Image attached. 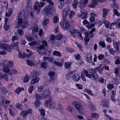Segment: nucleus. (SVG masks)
<instances>
[{"mask_svg":"<svg viewBox=\"0 0 120 120\" xmlns=\"http://www.w3.org/2000/svg\"><path fill=\"white\" fill-rule=\"evenodd\" d=\"M74 56L75 59L77 60H79L80 58V55L78 53L75 54L74 55Z\"/></svg>","mask_w":120,"mask_h":120,"instance_id":"obj_54","label":"nucleus"},{"mask_svg":"<svg viewBox=\"0 0 120 120\" xmlns=\"http://www.w3.org/2000/svg\"><path fill=\"white\" fill-rule=\"evenodd\" d=\"M54 63L55 64L59 67L62 66L63 65L62 63L59 62L54 61Z\"/></svg>","mask_w":120,"mask_h":120,"instance_id":"obj_52","label":"nucleus"},{"mask_svg":"<svg viewBox=\"0 0 120 120\" xmlns=\"http://www.w3.org/2000/svg\"><path fill=\"white\" fill-rule=\"evenodd\" d=\"M57 109H58L62 110L63 109V107L61 104H59L57 107Z\"/></svg>","mask_w":120,"mask_h":120,"instance_id":"obj_55","label":"nucleus"},{"mask_svg":"<svg viewBox=\"0 0 120 120\" xmlns=\"http://www.w3.org/2000/svg\"><path fill=\"white\" fill-rule=\"evenodd\" d=\"M51 9V14H50V15L55 14L56 11L55 8L52 6Z\"/></svg>","mask_w":120,"mask_h":120,"instance_id":"obj_37","label":"nucleus"},{"mask_svg":"<svg viewBox=\"0 0 120 120\" xmlns=\"http://www.w3.org/2000/svg\"><path fill=\"white\" fill-rule=\"evenodd\" d=\"M0 47L2 49L6 50L9 52H11L12 50L11 45H9L5 43H2L0 45Z\"/></svg>","mask_w":120,"mask_h":120,"instance_id":"obj_4","label":"nucleus"},{"mask_svg":"<svg viewBox=\"0 0 120 120\" xmlns=\"http://www.w3.org/2000/svg\"><path fill=\"white\" fill-rule=\"evenodd\" d=\"M40 7L38 5V2H37L35 3V5L34 7V8L35 10L37 9Z\"/></svg>","mask_w":120,"mask_h":120,"instance_id":"obj_57","label":"nucleus"},{"mask_svg":"<svg viewBox=\"0 0 120 120\" xmlns=\"http://www.w3.org/2000/svg\"><path fill=\"white\" fill-rule=\"evenodd\" d=\"M18 20V22L17 23V25H19L20 26L21 24H22V20L21 18H17V19Z\"/></svg>","mask_w":120,"mask_h":120,"instance_id":"obj_45","label":"nucleus"},{"mask_svg":"<svg viewBox=\"0 0 120 120\" xmlns=\"http://www.w3.org/2000/svg\"><path fill=\"white\" fill-rule=\"evenodd\" d=\"M97 1L95 0H94L88 5V7L90 8H94L95 7V6L97 5Z\"/></svg>","mask_w":120,"mask_h":120,"instance_id":"obj_16","label":"nucleus"},{"mask_svg":"<svg viewBox=\"0 0 120 120\" xmlns=\"http://www.w3.org/2000/svg\"><path fill=\"white\" fill-rule=\"evenodd\" d=\"M91 115L92 118H97L98 117V115L96 113H92Z\"/></svg>","mask_w":120,"mask_h":120,"instance_id":"obj_42","label":"nucleus"},{"mask_svg":"<svg viewBox=\"0 0 120 120\" xmlns=\"http://www.w3.org/2000/svg\"><path fill=\"white\" fill-rule=\"evenodd\" d=\"M49 22V19H46L43 22V24L45 25H46L48 24Z\"/></svg>","mask_w":120,"mask_h":120,"instance_id":"obj_58","label":"nucleus"},{"mask_svg":"<svg viewBox=\"0 0 120 120\" xmlns=\"http://www.w3.org/2000/svg\"><path fill=\"white\" fill-rule=\"evenodd\" d=\"M26 50L28 54H27L24 53L22 54L21 52H20L19 53V56L21 59H23L24 58L29 57L33 54V52L29 49H26Z\"/></svg>","mask_w":120,"mask_h":120,"instance_id":"obj_3","label":"nucleus"},{"mask_svg":"<svg viewBox=\"0 0 120 120\" xmlns=\"http://www.w3.org/2000/svg\"><path fill=\"white\" fill-rule=\"evenodd\" d=\"M98 45L103 48H105V43L102 41H100L99 42Z\"/></svg>","mask_w":120,"mask_h":120,"instance_id":"obj_48","label":"nucleus"},{"mask_svg":"<svg viewBox=\"0 0 120 120\" xmlns=\"http://www.w3.org/2000/svg\"><path fill=\"white\" fill-rule=\"evenodd\" d=\"M79 3V2L78 0H74L73 2L72 5L73 8L75 9L76 8L77 5Z\"/></svg>","mask_w":120,"mask_h":120,"instance_id":"obj_32","label":"nucleus"},{"mask_svg":"<svg viewBox=\"0 0 120 120\" xmlns=\"http://www.w3.org/2000/svg\"><path fill=\"white\" fill-rule=\"evenodd\" d=\"M40 79L38 77L35 78V79H33L31 81V84L33 85L35 83L38 82Z\"/></svg>","mask_w":120,"mask_h":120,"instance_id":"obj_28","label":"nucleus"},{"mask_svg":"<svg viewBox=\"0 0 120 120\" xmlns=\"http://www.w3.org/2000/svg\"><path fill=\"white\" fill-rule=\"evenodd\" d=\"M0 91L3 94H5L7 91L6 88L4 87L1 86L0 87Z\"/></svg>","mask_w":120,"mask_h":120,"instance_id":"obj_21","label":"nucleus"},{"mask_svg":"<svg viewBox=\"0 0 120 120\" xmlns=\"http://www.w3.org/2000/svg\"><path fill=\"white\" fill-rule=\"evenodd\" d=\"M25 36L26 37L27 40L29 42L31 41L33 39V38L32 37L27 36L26 35H25Z\"/></svg>","mask_w":120,"mask_h":120,"instance_id":"obj_46","label":"nucleus"},{"mask_svg":"<svg viewBox=\"0 0 120 120\" xmlns=\"http://www.w3.org/2000/svg\"><path fill=\"white\" fill-rule=\"evenodd\" d=\"M73 79L75 81L77 82L80 79V76L78 74H75L73 75Z\"/></svg>","mask_w":120,"mask_h":120,"instance_id":"obj_19","label":"nucleus"},{"mask_svg":"<svg viewBox=\"0 0 120 120\" xmlns=\"http://www.w3.org/2000/svg\"><path fill=\"white\" fill-rule=\"evenodd\" d=\"M44 86H39L38 87V90L39 92H41L44 88Z\"/></svg>","mask_w":120,"mask_h":120,"instance_id":"obj_62","label":"nucleus"},{"mask_svg":"<svg viewBox=\"0 0 120 120\" xmlns=\"http://www.w3.org/2000/svg\"><path fill=\"white\" fill-rule=\"evenodd\" d=\"M53 54L54 55H56L60 57L61 56V53L58 51H54L53 52Z\"/></svg>","mask_w":120,"mask_h":120,"instance_id":"obj_34","label":"nucleus"},{"mask_svg":"<svg viewBox=\"0 0 120 120\" xmlns=\"http://www.w3.org/2000/svg\"><path fill=\"white\" fill-rule=\"evenodd\" d=\"M49 75L50 77H53L55 75V73L53 71H50L48 74Z\"/></svg>","mask_w":120,"mask_h":120,"instance_id":"obj_64","label":"nucleus"},{"mask_svg":"<svg viewBox=\"0 0 120 120\" xmlns=\"http://www.w3.org/2000/svg\"><path fill=\"white\" fill-rule=\"evenodd\" d=\"M70 9L69 7L68 6L64 9L62 12L63 16V20L60 23L61 27L65 30H68L69 28V23L65 18L70 12Z\"/></svg>","mask_w":120,"mask_h":120,"instance_id":"obj_1","label":"nucleus"},{"mask_svg":"<svg viewBox=\"0 0 120 120\" xmlns=\"http://www.w3.org/2000/svg\"><path fill=\"white\" fill-rule=\"evenodd\" d=\"M113 4V8H114V9L113 10V11L114 12L115 15H117L119 17L120 16V14L117 10H118L119 7L117 5L116 3H114Z\"/></svg>","mask_w":120,"mask_h":120,"instance_id":"obj_10","label":"nucleus"},{"mask_svg":"<svg viewBox=\"0 0 120 120\" xmlns=\"http://www.w3.org/2000/svg\"><path fill=\"white\" fill-rule=\"evenodd\" d=\"M70 32L71 34V36L73 38L76 37L77 35V32H76L75 30L72 29L70 31Z\"/></svg>","mask_w":120,"mask_h":120,"instance_id":"obj_20","label":"nucleus"},{"mask_svg":"<svg viewBox=\"0 0 120 120\" xmlns=\"http://www.w3.org/2000/svg\"><path fill=\"white\" fill-rule=\"evenodd\" d=\"M30 75L31 77L34 78L37 76L38 73L36 70H34L31 72Z\"/></svg>","mask_w":120,"mask_h":120,"instance_id":"obj_25","label":"nucleus"},{"mask_svg":"<svg viewBox=\"0 0 120 120\" xmlns=\"http://www.w3.org/2000/svg\"><path fill=\"white\" fill-rule=\"evenodd\" d=\"M41 67L44 68H46L47 66V64L44 62H41Z\"/></svg>","mask_w":120,"mask_h":120,"instance_id":"obj_41","label":"nucleus"},{"mask_svg":"<svg viewBox=\"0 0 120 120\" xmlns=\"http://www.w3.org/2000/svg\"><path fill=\"white\" fill-rule=\"evenodd\" d=\"M4 78L5 80L6 81L8 80V76L7 74H4L1 76V79Z\"/></svg>","mask_w":120,"mask_h":120,"instance_id":"obj_36","label":"nucleus"},{"mask_svg":"<svg viewBox=\"0 0 120 120\" xmlns=\"http://www.w3.org/2000/svg\"><path fill=\"white\" fill-rule=\"evenodd\" d=\"M59 21V18L56 16H54L53 19V22L55 23H58Z\"/></svg>","mask_w":120,"mask_h":120,"instance_id":"obj_38","label":"nucleus"},{"mask_svg":"<svg viewBox=\"0 0 120 120\" xmlns=\"http://www.w3.org/2000/svg\"><path fill=\"white\" fill-rule=\"evenodd\" d=\"M20 115L23 117L27 115L26 111H22L20 113Z\"/></svg>","mask_w":120,"mask_h":120,"instance_id":"obj_50","label":"nucleus"},{"mask_svg":"<svg viewBox=\"0 0 120 120\" xmlns=\"http://www.w3.org/2000/svg\"><path fill=\"white\" fill-rule=\"evenodd\" d=\"M10 27V26L9 25H7V24H5L4 25V28L5 30L6 31L8 30Z\"/></svg>","mask_w":120,"mask_h":120,"instance_id":"obj_56","label":"nucleus"},{"mask_svg":"<svg viewBox=\"0 0 120 120\" xmlns=\"http://www.w3.org/2000/svg\"><path fill=\"white\" fill-rule=\"evenodd\" d=\"M40 112L41 115L43 116H45V111L43 109H40Z\"/></svg>","mask_w":120,"mask_h":120,"instance_id":"obj_51","label":"nucleus"},{"mask_svg":"<svg viewBox=\"0 0 120 120\" xmlns=\"http://www.w3.org/2000/svg\"><path fill=\"white\" fill-rule=\"evenodd\" d=\"M22 11H20L18 13L17 17L18 18H21L22 14Z\"/></svg>","mask_w":120,"mask_h":120,"instance_id":"obj_61","label":"nucleus"},{"mask_svg":"<svg viewBox=\"0 0 120 120\" xmlns=\"http://www.w3.org/2000/svg\"><path fill=\"white\" fill-rule=\"evenodd\" d=\"M48 107L52 109H55L56 107V104L51 99H49L47 101Z\"/></svg>","mask_w":120,"mask_h":120,"instance_id":"obj_7","label":"nucleus"},{"mask_svg":"<svg viewBox=\"0 0 120 120\" xmlns=\"http://www.w3.org/2000/svg\"><path fill=\"white\" fill-rule=\"evenodd\" d=\"M107 88L108 89L111 90L114 88V86L112 84H109L107 85Z\"/></svg>","mask_w":120,"mask_h":120,"instance_id":"obj_47","label":"nucleus"},{"mask_svg":"<svg viewBox=\"0 0 120 120\" xmlns=\"http://www.w3.org/2000/svg\"><path fill=\"white\" fill-rule=\"evenodd\" d=\"M103 22L105 24V26L107 28H108L109 27V22L108 21L104 20L103 21Z\"/></svg>","mask_w":120,"mask_h":120,"instance_id":"obj_44","label":"nucleus"},{"mask_svg":"<svg viewBox=\"0 0 120 120\" xmlns=\"http://www.w3.org/2000/svg\"><path fill=\"white\" fill-rule=\"evenodd\" d=\"M34 105L36 108H38L39 107L41 103L40 102L39 100H37L35 101V102L34 103Z\"/></svg>","mask_w":120,"mask_h":120,"instance_id":"obj_30","label":"nucleus"},{"mask_svg":"<svg viewBox=\"0 0 120 120\" xmlns=\"http://www.w3.org/2000/svg\"><path fill=\"white\" fill-rule=\"evenodd\" d=\"M81 14H80L79 17L82 19H86L87 16L86 11L83 9H81Z\"/></svg>","mask_w":120,"mask_h":120,"instance_id":"obj_8","label":"nucleus"},{"mask_svg":"<svg viewBox=\"0 0 120 120\" xmlns=\"http://www.w3.org/2000/svg\"><path fill=\"white\" fill-rule=\"evenodd\" d=\"M89 71L91 77L93 79L97 81V79L98 77L97 74L95 73V71L91 69H89Z\"/></svg>","mask_w":120,"mask_h":120,"instance_id":"obj_6","label":"nucleus"},{"mask_svg":"<svg viewBox=\"0 0 120 120\" xmlns=\"http://www.w3.org/2000/svg\"><path fill=\"white\" fill-rule=\"evenodd\" d=\"M2 71L5 73H8L10 72L11 69L7 66H5L3 68Z\"/></svg>","mask_w":120,"mask_h":120,"instance_id":"obj_22","label":"nucleus"},{"mask_svg":"<svg viewBox=\"0 0 120 120\" xmlns=\"http://www.w3.org/2000/svg\"><path fill=\"white\" fill-rule=\"evenodd\" d=\"M88 3V0H84L83 1L79 3V7L81 8H84L86 6Z\"/></svg>","mask_w":120,"mask_h":120,"instance_id":"obj_14","label":"nucleus"},{"mask_svg":"<svg viewBox=\"0 0 120 120\" xmlns=\"http://www.w3.org/2000/svg\"><path fill=\"white\" fill-rule=\"evenodd\" d=\"M72 104L75 107L78 112L80 113H83L84 112L82 107L80 103L77 101H73Z\"/></svg>","mask_w":120,"mask_h":120,"instance_id":"obj_2","label":"nucleus"},{"mask_svg":"<svg viewBox=\"0 0 120 120\" xmlns=\"http://www.w3.org/2000/svg\"><path fill=\"white\" fill-rule=\"evenodd\" d=\"M109 11V9H107L105 8L103 9V14L102 15V17L104 18H105L107 16L108 12Z\"/></svg>","mask_w":120,"mask_h":120,"instance_id":"obj_23","label":"nucleus"},{"mask_svg":"<svg viewBox=\"0 0 120 120\" xmlns=\"http://www.w3.org/2000/svg\"><path fill=\"white\" fill-rule=\"evenodd\" d=\"M115 63L116 64H118L120 63V58L119 57H118V58L115 61Z\"/></svg>","mask_w":120,"mask_h":120,"instance_id":"obj_63","label":"nucleus"},{"mask_svg":"<svg viewBox=\"0 0 120 120\" xmlns=\"http://www.w3.org/2000/svg\"><path fill=\"white\" fill-rule=\"evenodd\" d=\"M71 63L69 62H67L65 63V67L66 68L69 69L70 67Z\"/></svg>","mask_w":120,"mask_h":120,"instance_id":"obj_33","label":"nucleus"},{"mask_svg":"<svg viewBox=\"0 0 120 120\" xmlns=\"http://www.w3.org/2000/svg\"><path fill=\"white\" fill-rule=\"evenodd\" d=\"M52 6H47L45 8V13L47 15L51 14V11Z\"/></svg>","mask_w":120,"mask_h":120,"instance_id":"obj_11","label":"nucleus"},{"mask_svg":"<svg viewBox=\"0 0 120 120\" xmlns=\"http://www.w3.org/2000/svg\"><path fill=\"white\" fill-rule=\"evenodd\" d=\"M14 109L11 108H9L8 109L10 114L11 116H14L15 115V113L13 112Z\"/></svg>","mask_w":120,"mask_h":120,"instance_id":"obj_39","label":"nucleus"},{"mask_svg":"<svg viewBox=\"0 0 120 120\" xmlns=\"http://www.w3.org/2000/svg\"><path fill=\"white\" fill-rule=\"evenodd\" d=\"M32 34H34L37 33L38 31V26L36 25H34L32 27Z\"/></svg>","mask_w":120,"mask_h":120,"instance_id":"obj_15","label":"nucleus"},{"mask_svg":"<svg viewBox=\"0 0 120 120\" xmlns=\"http://www.w3.org/2000/svg\"><path fill=\"white\" fill-rule=\"evenodd\" d=\"M19 43L18 42H15L13 44L11 45L13 49L16 50L18 52H19Z\"/></svg>","mask_w":120,"mask_h":120,"instance_id":"obj_13","label":"nucleus"},{"mask_svg":"<svg viewBox=\"0 0 120 120\" xmlns=\"http://www.w3.org/2000/svg\"><path fill=\"white\" fill-rule=\"evenodd\" d=\"M65 49L70 53H72L74 51L73 49L69 47H67Z\"/></svg>","mask_w":120,"mask_h":120,"instance_id":"obj_49","label":"nucleus"},{"mask_svg":"<svg viewBox=\"0 0 120 120\" xmlns=\"http://www.w3.org/2000/svg\"><path fill=\"white\" fill-rule=\"evenodd\" d=\"M115 92H116L114 90H113L112 91L111 98V100L114 102H115L116 101L114 97L115 95Z\"/></svg>","mask_w":120,"mask_h":120,"instance_id":"obj_26","label":"nucleus"},{"mask_svg":"<svg viewBox=\"0 0 120 120\" xmlns=\"http://www.w3.org/2000/svg\"><path fill=\"white\" fill-rule=\"evenodd\" d=\"M86 91L87 93L88 94L92 96H94V94L92 93V91L91 90H89L87 89L86 90Z\"/></svg>","mask_w":120,"mask_h":120,"instance_id":"obj_59","label":"nucleus"},{"mask_svg":"<svg viewBox=\"0 0 120 120\" xmlns=\"http://www.w3.org/2000/svg\"><path fill=\"white\" fill-rule=\"evenodd\" d=\"M89 107L90 108V109L92 111H94L96 109V108L93 104L90 103L88 104Z\"/></svg>","mask_w":120,"mask_h":120,"instance_id":"obj_24","label":"nucleus"},{"mask_svg":"<svg viewBox=\"0 0 120 120\" xmlns=\"http://www.w3.org/2000/svg\"><path fill=\"white\" fill-rule=\"evenodd\" d=\"M34 88V87L33 86H30L28 88V92L29 93L31 94L32 93Z\"/></svg>","mask_w":120,"mask_h":120,"instance_id":"obj_43","label":"nucleus"},{"mask_svg":"<svg viewBox=\"0 0 120 120\" xmlns=\"http://www.w3.org/2000/svg\"><path fill=\"white\" fill-rule=\"evenodd\" d=\"M83 71L84 72V74L86 76L89 78H91V76H90V75H89L87 71L85 69H83Z\"/></svg>","mask_w":120,"mask_h":120,"instance_id":"obj_35","label":"nucleus"},{"mask_svg":"<svg viewBox=\"0 0 120 120\" xmlns=\"http://www.w3.org/2000/svg\"><path fill=\"white\" fill-rule=\"evenodd\" d=\"M50 92L49 90H45L43 91L41 93V95L45 98L49 96L50 95Z\"/></svg>","mask_w":120,"mask_h":120,"instance_id":"obj_12","label":"nucleus"},{"mask_svg":"<svg viewBox=\"0 0 120 120\" xmlns=\"http://www.w3.org/2000/svg\"><path fill=\"white\" fill-rule=\"evenodd\" d=\"M29 77L28 75H27L25 76L23 79V82L25 83L28 82L29 79Z\"/></svg>","mask_w":120,"mask_h":120,"instance_id":"obj_40","label":"nucleus"},{"mask_svg":"<svg viewBox=\"0 0 120 120\" xmlns=\"http://www.w3.org/2000/svg\"><path fill=\"white\" fill-rule=\"evenodd\" d=\"M62 35L60 34L58 35L56 37V39L58 40H60L62 39Z\"/></svg>","mask_w":120,"mask_h":120,"instance_id":"obj_53","label":"nucleus"},{"mask_svg":"<svg viewBox=\"0 0 120 120\" xmlns=\"http://www.w3.org/2000/svg\"><path fill=\"white\" fill-rule=\"evenodd\" d=\"M26 62L27 64L30 66H33L34 65V62L32 61L27 60H26Z\"/></svg>","mask_w":120,"mask_h":120,"instance_id":"obj_31","label":"nucleus"},{"mask_svg":"<svg viewBox=\"0 0 120 120\" xmlns=\"http://www.w3.org/2000/svg\"><path fill=\"white\" fill-rule=\"evenodd\" d=\"M10 102V101L5 100L3 97H0V105L4 107H7Z\"/></svg>","mask_w":120,"mask_h":120,"instance_id":"obj_5","label":"nucleus"},{"mask_svg":"<svg viewBox=\"0 0 120 120\" xmlns=\"http://www.w3.org/2000/svg\"><path fill=\"white\" fill-rule=\"evenodd\" d=\"M92 56L90 54H88L87 55L86 58H85L86 61L89 63H90L92 61Z\"/></svg>","mask_w":120,"mask_h":120,"instance_id":"obj_17","label":"nucleus"},{"mask_svg":"<svg viewBox=\"0 0 120 120\" xmlns=\"http://www.w3.org/2000/svg\"><path fill=\"white\" fill-rule=\"evenodd\" d=\"M101 105H102V106H103L104 107H108V105L107 104V102L105 101V100H102L101 101Z\"/></svg>","mask_w":120,"mask_h":120,"instance_id":"obj_27","label":"nucleus"},{"mask_svg":"<svg viewBox=\"0 0 120 120\" xmlns=\"http://www.w3.org/2000/svg\"><path fill=\"white\" fill-rule=\"evenodd\" d=\"M29 26V22L27 21L23 22L22 23V24H21L20 25V27L22 29H24Z\"/></svg>","mask_w":120,"mask_h":120,"instance_id":"obj_18","label":"nucleus"},{"mask_svg":"<svg viewBox=\"0 0 120 120\" xmlns=\"http://www.w3.org/2000/svg\"><path fill=\"white\" fill-rule=\"evenodd\" d=\"M119 43L118 42H114V41H113L114 46L115 48V49L118 51L119 49Z\"/></svg>","mask_w":120,"mask_h":120,"instance_id":"obj_29","label":"nucleus"},{"mask_svg":"<svg viewBox=\"0 0 120 120\" xmlns=\"http://www.w3.org/2000/svg\"><path fill=\"white\" fill-rule=\"evenodd\" d=\"M3 64L5 66H8L9 67H12L13 65V63L12 61H9L8 60H4L3 61Z\"/></svg>","mask_w":120,"mask_h":120,"instance_id":"obj_9","label":"nucleus"},{"mask_svg":"<svg viewBox=\"0 0 120 120\" xmlns=\"http://www.w3.org/2000/svg\"><path fill=\"white\" fill-rule=\"evenodd\" d=\"M21 89L20 87H18L15 90V92L18 94H19L21 91Z\"/></svg>","mask_w":120,"mask_h":120,"instance_id":"obj_60","label":"nucleus"}]
</instances>
